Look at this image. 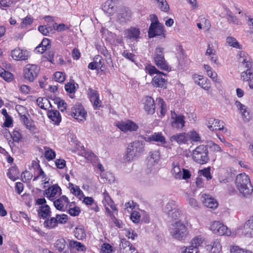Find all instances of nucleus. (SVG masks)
I'll list each match as a JSON object with an SVG mask.
<instances>
[{
    "instance_id": "1",
    "label": "nucleus",
    "mask_w": 253,
    "mask_h": 253,
    "mask_svg": "<svg viewBox=\"0 0 253 253\" xmlns=\"http://www.w3.org/2000/svg\"><path fill=\"white\" fill-rule=\"evenodd\" d=\"M236 186L240 193L245 197H250L253 192L250 177L245 173L238 174L235 179Z\"/></svg>"
},
{
    "instance_id": "2",
    "label": "nucleus",
    "mask_w": 253,
    "mask_h": 253,
    "mask_svg": "<svg viewBox=\"0 0 253 253\" xmlns=\"http://www.w3.org/2000/svg\"><path fill=\"white\" fill-rule=\"evenodd\" d=\"M143 151L144 145L142 142L134 141L128 145L124 156V160L126 162L133 161L135 158L139 157Z\"/></svg>"
},
{
    "instance_id": "3",
    "label": "nucleus",
    "mask_w": 253,
    "mask_h": 253,
    "mask_svg": "<svg viewBox=\"0 0 253 253\" xmlns=\"http://www.w3.org/2000/svg\"><path fill=\"white\" fill-rule=\"evenodd\" d=\"M208 153V145H199L193 151V159L199 164H206L209 159Z\"/></svg>"
},
{
    "instance_id": "4",
    "label": "nucleus",
    "mask_w": 253,
    "mask_h": 253,
    "mask_svg": "<svg viewBox=\"0 0 253 253\" xmlns=\"http://www.w3.org/2000/svg\"><path fill=\"white\" fill-rule=\"evenodd\" d=\"M164 48L157 47L155 48L154 59L157 66L163 70L169 71L171 68L164 58Z\"/></svg>"
},
{
    "instance_id": "5",
    "label": "nucleus",
    "mask_w": 253,
    "mask_h": 253,
    "mask_svg": "<svg viewBox=\"0 0 253 253\" xmlns=\"http://www.w3.org/2000/svg\"><path fill=\"white\" fill-rule=\"evenodd\" d=\"M170 233L173 238L182 241L186 238L188 234V231L184 224L180 222H176L174 227L171 230Z\"/></svg>"
},
{
    "instance_id": "6",
    "label": "nucleus",
    "mask_w": 253,
    "mask_h": 253,
    "mask_svg": "<svg viewBox=\"0 0 253 253\" xmlns=\"http://www.w3.org/2000/svg\"><path fill=\"white\" fill-rule=\"evenodd\" d=\"M40 68L35 64H27L24 69V76L26 80L32 82L37 77Z\"/></svg>"
},
{
    "instance_id": "7",
    "label": "nucleus",
    "mask_w": 253,
    "mask_h": 253,
    "mask_svg": "<svg viewBox=\"0 0 253 253\" xmlns=\"http://www.w3.org/2000/svg\"><path fill=\"white\" fill-rule=\"evenodd\" d=\"M71 114L79 121H84L86 119V112L81 103H77L72 107Z\"/></svg>"
},
{
    "instance_id": "8",
    "label": "nucleus",
    "mask_w": 253,
    "mask_h": 253,
    "mask_svg": "<svg viewBox=\"0 0 253 253\" xmlns=\"http://www.w3.org/2000/svg\"><path fill=\"white\" fill-rule=\"evenodd\" d=\"M116 126L124 132L135 131L138 128V126L129 120L118 122L116 124Z\"/></svg>"
},
{
    "instance_id": "9",
    "label": "nucleus",
    "mask_w": 253,
    "mask_h": 253,
    "mask_svg": "<svg viewBox=\"0 0 253 253\" xmlns=\"http://www.w3.org/2000/svg\"><path fill=\"white\" fill-rule=\"evenodd\" d=\"M165 31L163 25H159L158 21L155 22H152L148 31V35L150 38H153L159 36L165 38Z\"/></svg>"
},
{
    "instance_id": "10",
    "label": "nucleus",
    "mask_w": 253,
    "mask_h": 253,
    "mask_svg": "<svg viewBox=\"0 0 253 253\" xmlns=\"http://www.w3.org/2000/svg\"><path fill=\"white\" fill-rule=\"evenodd\" d=\"M165 212L169 215L174 219L178 218L179 213V208L176 204V202L170 200L167 204L165 208Z\"/></svg>"
},
{
    "instance_id": "11",
    "label": "nucleus",
    "mask_w": 253,
    "mask_h": 253,
    "mask_svg": "<svg viewBox=\"0 0 253 253\" xmlns=\"http://www.w3.org/2000/svg\"><path fill=\"white\" fill-rule=\"evenodd\" d=\"M211 229L214 233L219 235H230L231 232L228 227L224 225L222 223L214 221L211 226Z\"/></svg>"
},
{
    "instance_id": "12",
    "label": "nucleus",
    "mask_w": 253,
    "mask_h": 253,
    "mask_svg": "<svg viewBox=\"0 0 253 253\" xmlns=\"http://www.w3.org/2000/svg\"><path fill=\"white\" fill-rule=\"evenodd\" d=\"M11 55L14 60L23 61L27 60L29 58L30 53L26 49H21L19 47H16L11 51Z\"/></svg>"
},
{
    "instance_id": "13",
    "label": "nucleus",
    "mask_w": 253,
    "mask_h": 253,
    "mask_svg": "<svg viewBox=\"0 0 253 253\" xmlns=\"http://www.w3.org/2000/svg\"><path fill=\"white\" fill-rule=\"evenodd\" d=\"M185 117L182 115H177L174 111H171V125L172 127L177 129H182L185 125Z\"/></svg>"
},
{
    "instance_id": "14",
    "label": "nucleus",
    "mask_w": 253,
    "mask_h": 253,
    "mask_svg": "<svg viewBox=\"0 0 253 253\" xmlns=\"http://www.w3.org/2000/svg\"><path fill=\"white\" fill-rule=\"evenodd\" d=\"M140 34V29L131 27L124 32L125 38L129 39L131 42L137 41Z\"/></svg>"
},
{
    "instance_id": "15",
    "label": "nucleus",
    "mask_w": 253,
    "mask_h": 253,
    "mask_svg": "<svg viewBox=\"0 0 253 253\" xmlns=\"http://www.w3.org/2000/svg\"><path fill=\"white\" fill-rule=\"evenodd\" d=\"M246 70L241 74V78L243 82H247L250 88L253 89V67L246 68Z\"/></svg>"
},
{
    "instance_id": "16",
    "label": "nucleus",
    "mask_w": 253,
    "mask_h": 253,
    "mask_svg": "<svg viewBox=\"0 0 253 253\" xmlns=\"http://www.w3.org/2000/svg\"><path fill=\"white\" fill-rule=\"evenodd\" d=\"M19 115L20 116L22 123L25 126L26 128L31 132H35L36 127L34 121L31 118L30 115L28 114V116L22 115L20 113H19Z\"/></svg>"
},
{
    "instance_id": "17",
    "label": "nucleus",
    "mask_w": 253,
    "mask_h": 253,
    "mask_svg": "<svg viewBox=\"0 0 253 253\" xmlns=\"http://www.w3.org/2000/svg\"><path fill=\"white\" fill-rule=\"evenodd\" d=\"M239 61L242 64L244 68H249L252 67L253 61L250 56L246 52L243 51H240L238 54Z\"/></svg>"
},
{
    "instance_id": "18",
    "label": "nucleus",
    "mask_w": 253,
    "mask_h": 253,
    "mask_svg": "<svg viewBox=\"0 0 253 253\" xmlns=\"http://www.w3.org/2000/svg\"><path fill=\"white\" fill-rule=\"evenodd\" d=\"M201 200L206 207L211 209H215L218 206L217 201L210 195L202 194Z\"/></svg>"
},
{
    "instance_id": "19",
    "label": "nucleus",
    "mask_w": 253,
    "mask_h": 253,
    "mask_svg": "<svg viewBox=\"0 0 253 253\" xmlns=\"http://www.w3.org/2000/svg\"><path fill=\"white\" fill-rule=\"evenodd\" d=\"M163 76V74L159 73L154 76L151 82L152 85L155 87L166 88L167 80Z\"/></svg>"
},
{
    "instance_id": "20",
    "label": "nucleus",
    "mask_w": 253,
    "mask_h": 253,
    "mask_svg": "<svg viewBox=\"0 0 253 253\" xmlns=\"http://www.w3.org/2000/svg\"><path fill=\"white\" fill-rule=\"evenodd\" d=\"M144 109L148 114L152 115L155 112V104L153 98L146 96L144 103Z\"/></svg>"
},
{
    "instance_id": "21",
    "label": "nucleus",
    "mask_w": 253,
    "mask_h": 253,
    "mask_svg": "<svg viewBox=\"0 0 253 253\" xmlns=\"http://www.w3.org/2000/svg\"><path fill=\"white\" fill-rule=\"evenodd\" d=\"M208 127L211 131L223 130L224 128L223 122L217 119L210 118L208 121Z\"/></svg>"
},
{
    "instance_id": "22",
    "label": "nucleus",
    "mask_w": 253,
    "mask_h": 253,
    "mask_svg": "<svg viewBox=\"0 0 253 253\" xmlns=\"http://www.w3.org/2000/svg\"><path fill=\"white\" fill-rule=\"evenodd\" d=\"M120 249L122 253H124L125 251L127 252V249L128 252H131V253H138L134 247L131 245L129 242L126 239H121Z\"/></svg>"
},
{
    "instance_id": "23",
    "label": "nucleus",
    "mask_w": 253,
    "mask_h": 253,
    "mask_svg": "<svg viewBox=\"0 0 253 253\" xmlns=\"http://www.w3.org/2000/svg\"><path fill=\"white\" fill-rule=\"evenodd\" d=\"M188 135L185 132H181L172 135L169 140L171 142H176L178 144L185 143L187 142L188 138Z\"/></svg>"
},
{
    "instance_id": "24",
    "label": "nucleus",
    "mask_w": 253,
    "mask_h": 253,
    "mask_svg": "<svg viewBox=\"0 0 253 253\" xmlns=\"http://www.w3.org/2000/svg\"><path fill=\"white\" fill-rule=\"evenodd\" d=\"M193 79L196 84H198L201 87L206 90H208L210 88L209 83H208V80L203 78L202 76L197 75H194Z\"/></svg>"
},
{
    "instance_id": "25",
    "label": "nucleus",
    "mask_w": 253,
    "mask_h": 253,
    "mask_svg": "<svg viewBox=\"0 0 253 253\" xmlns=\"http://www.w3.org/2000/svg\"><path fill=\"white\" fill-rule=\"evenodd\" d=\"M243 232L247 236H253V216H251L245 223Z\"/></svg>"
},
{
    "instance_id": "26",
    "label": "nucleus",
    "mask_w": 253,
    "mask_h": 253,
    "mask_svg": "<svg viewBox=\"0 0 253 253\" xmlns=\"http://www.w3.org/2000/svg\"><path fill=\"white\" fill-rule=\"evenodd\" d=\"M51 211L49 206L47 205H44L41 206L38 210V216L43 219L47 218L51 216Z\"/></svg>"
},
{
    "instance_id": "27",
    "label": "nucleus",
    "mask_w": 253,
    "mask_h": 253,
    "mask_svg": "<svg viewBox=\"0 0 253 253\" xmlns=\"http://www.w3.org/2000/svg\"><path fill=\"white\" fill-rule=\"evenodd\" d=\"M145 140L147 141H155L161 144L166 143L165 138L161 132L154 133L151 135L145 137Z\"/></svg>"
},
{
    "instance_id": "28",
    "label": "nucleus",
    "mask_w": 253,
    "mask_h": 253,
    "mask_svg": "<svg viewBox=\"0 0 253 253\" xmlns=\"http://www.w3.org/2000/svg\"><path fill=\"white\" fill-rule=\"evenodd\" d=\"M47 116L55 125H58L61 121V117L57 110H53L48 111Z\"/></svg>"
},
{
    "instance_id": "29",
    "label": "nucleus",
    "mask_w": 253,
    "mask_h": 253,
    "mask_svg": "<svg viewBox=\"0 0 253 253\" xmlns=\"http://www.w3.org/2000/svg\"><path fill=\"white\" fill-rule=\"evenodd\" d=\"M102 58L100 55H96L94 58L93 62L90 63L88 65V68L90 70H95L98 68H101Z\"/></svg>"
},
{
    "instance_id": "30",
    "label": "nucleus",
    "mask_w": 253,
    "mask_h": 253,
    "mask_svg": "<svg viewBox=\"0 0 253 253\" xmlns=\"http://www.w3.org/2000/svg\"><path fill=\"white\" fill-rule=\"evenodd\" d=\"M44 227L48 229H53L57 226L56 217H47L43 223Z\"/></svg>"
},
{
    "instance_id": "31",
    "label": "nucleus",
    "mask_w": 253,
    "mask_h": 253,
    "mask_svg": "<svg viewBox=\"0 0 253 253\" xmlns=\"http://www.w3.org/2000/svg\"><path fill=\"white\" fill-rule=\"evenodd\" d=\"M20 172L16 167H11L8 170L7 175L13 181L16 180L19 178Z\"/></svg>"
},
{
    "instance_id": "32",
    "label": "nucleus",
    "mask_w": 253,
    "mask_h": 253,
    "mask_svg": "<svg viewBox=\"0 0 253 253\" xmlns=\"http://www.w3.org/2000/svg\"><path fill=\"white\" fill-rule=\"evenodd\" d=\"M221 246L218 240L214 241L212 244L206 246L208 251L212 253H219L221 251Z\"/></svg>"
},
{
    "instance_id": "33",
    "label": "nucleus",
    "mask_w": 253,
    "mask_h": 253,
    "mask_svg": "<svg viewBox=\"0 0 253 253\" xmlns=\"http://www.w3.org/2000/svg\"><path fill=\"white\" fill-rule=\"evenodd\" d=\"M50 42L49 39L44 38L41 44L36 47L38 52L41 53H43L46 49L49 48L50 46Z\"/></svg>"
},
{
    "instance_id": "34",
    "label": "nucleus",
    "mask_w": 253,
    "mask_h": 253,
    "mask_svg": "<svg viewBox=\"0 0 253 253\" xmlns=\"http://www.w3.org/2000/svg\"><path fill=\"white\" fill-rule=\"evenodd\" d=\"M59 191H61L60 188L57 185H54L46 190L45 194L47 198L51 200Z\"/></svg>"
},
{
    "instance_id": "35",
    "label": "nucleus",
    "mask_w": 253,
    "mask_h": 253,
    "mask_svg": "<svg viewBox=\"0 0 253 253\" xmlns=\"http://www.w3.org/2000/svg\"><path fill=\"white\" fill-rule=\"evenodd\" d=\"M172 174L176 179H181V170L178 162H173L172 164Z\"/></svg>"
},
{
    "instance_id": "36",
    "label": "nucleus",
    "mask_w": 253,
    "mask_h": 253,
    "mask_svg": "<svg viewBox=\"0 0 253 253\" xmlns=\"http://www.w3.org/2000/svg\"><path fill=\"white\" fill-rule=\"evenodd\" d=\"M70 187L71 193L81 199L84 196L83 191L80 189L78 186H75L72 183H70Z\"/></svg>"
},
{
    "instance_id": "37",
    "label": "nucleus",
    "mask_w": 253,
    "mask_h": 253,
    "mask_svg": "<svg viewBox=\"0 0 253 253\" xmlns=\"http://www.w3.org/2000/svg\"><path fill=\"white\" fill-rule=\"evenodd\" d=\"M215 52L216 51L215 49L211 47L210 44H209L206 52V55L209 56L211 61L214 63H216L217 61V57L216 56Z\"/></svg>"
},
{
    "instance_id": "38",
    "label": "nucleus",
    "mask_w": 253,
    "mask_h": 253,
    "mask_svg": "<svg viewBox=\"0 0 253 253\" xmlns=\"http://www.w3.org/2000/svg\"><path fill=\"white\" fill-rule=\"evenodd\" d=\"M204 68L207 71V75L212 79L213 82H217V75L213 72L212 68L208 65H204Z\"/></svg>"
},
{
    "instance_id": "39",
    "label": "nucleus",
    "mask_w": 253,
    "mask_h": 253,
    "mask_svg": "<svg viewBox=\"0 0 253 253\" xmlns=\"http://www.w3.org/2000/svg\"><path fill=\"white\" fill-rule=\"evenodd\" d=\"M69 246L71 248L76 249L78 251L84 252L86 251V247L84 245L76 241H70Z\"/></svg>"
},
{
    "instance_id": "40",
    "label": "nucleus",
    "mask_w": 253,
    "mask_h": 253,
    "mask_svg": "<svg viewBox=\"0 0 253 253\" xmlns=\"http://www.w3.org/2000/svg\"><path fill=\"white\" fill-rule=\"evenodd\" d=\"M66 246V242L63 238L58 239L55 244V247L59 252L63 251Z\"/></svg>"
},
{
    "instance_id": "41",
    "label": "nucleus",
    "mask_w": 253,
    "mask_h": 253,
    "mask_svg": "<svg viewBox=\"0 0 253 253\" xmlns=\"http://www.w3.org/2000/svg\"><path fill=\"white\" fill-rule=\"evenodd\" d=\"M119 17L123 19L124 21L129 20L131 17V12L128 8H125L122 9L121 12L119 13Z\"/></svg>"
},
{
    "instance_id": "42",
    "label": "nucleus",
    "mask_w": 253,
    "mask_h": 253,
    "mask_svg": "<svg viewBox=\"0 0 253 253\" xmlns=\"http://www.w3.org/2000/svg\"><path fill=\"white\" fill-rule=\"evenodd\" d=\"M150 158L148 160L151 164L157 163L160 159V153L158 151L151 152L149 153Z\"/></svg>"
},
{
    "instance_id": "43",
    "label": "nucleus",
    "mask_w": 253,
    "mask_h": 253,
    "mask_svg": "<svg viewBox=\"0 0 253 253\" xmlns=\"http://www.w3.org/2000/svg\"><path fill=\"white\" fill-rule=\"evenodd\" d=\"M55 103L57 104V107L61 112H63L66 110L67 105L64 100L61 99L60 98H55L53 99Z\"/></svg>"
},
{
    "instance_id": "44",
    "label": "nucleus",
    "mask_w": 253,
    "mask_h": 253,
    "mask_svg": "<svg viewBox=\"0 0 253 253\" xmlns=\"http://www.w3.org/2000/svg\"><path fill=\"white\" fill-rule=\"evenodd\" d=\"M113 8L114 6L113 5L112 2L110 0H107L103 6L102 9L107 13L112 14L114 12Z\"/></svg>"
},
{
    "instance_id": "45",
    "label": "nucleus",
    "mask_w": 253,
    "mask_h": 253,
    "mask_svg": "<svg viewBox=\"0 0 253 253\" xmlns=\"http://www.w3.org/2000/svg\"><path fill=\"white\" fill-rule=\"evenodd\" d=\"M145 70L146 73L151 75H153L154 74H158L160 73L163 74L165 77H166V76L165 74L158 71L154 66H152L151 65H147L145 67Z\"/></svg>"
},
{
    "instance_id": "46",
    "label": "nucleus",
    "mask_w": 253,
    "mask_h": 253,
    "mask_svg": "<svg viewBox=\"0 0 253 253\" xmlns=\"http://www.w3.org/2000/svg\"><path fill=\"white\" fill-rule=\"evenodd\" d=\"M240 113L244 122L248 123L251 120L252 115L248 107Z\"/></svg>"
},
{
    "instance_id": "47",
    "label": "nucleus",
    "mask_w": 253,
    "mask_h": 253,
    "mask_svg": "<svg viewBox=\"0 0 253 253\" xmlns=\"http://www.w3.org/2000/svg\"><path fill=\"white\" fill-rule=\"evenodd\" d=\"M227 20L228 22L237 25H240L241 22L238 20L237 18L235 16L232 12L228 10L227 12Z\"/></svg>"
},
{
    "instance_id": "48",
    "label": "nucleus",
    "mask_w": 253,
    "mask_h": 253,
    "mask_svg": "<svg viewBox=\"0 0 253 253\" xmlns=\"http://www.w3.org/2000/svg\"><path fill=\"white\" fill-rule=\"evenodd\" d=\"M226 42L229 45L237 48H240V46L237 40L231 37H227Z\"/></svg>"
},
{
    "instance_id": "49",
    "label": "nucleus",
    "mask_w": 253,
    "mask_h": 253,
    "mask_svg": "<svg viewBox=\"0 0 253 253\" xmlns=\"http://www.w3.org/2000/svg\"><path fill=\"white\" fill-rule=\"evenodd\" d=\"M21 179L24 182H28L32 178V175L31 173L25 170L21 173Z\"/></svg>"
},
{
    "instance_id": "50",
    "label": "nucleus",
    "mask_w": 253,
    "mask_h": 253,
    "mask_svg": "<svg viewBox=\"0 0 253 253\" xmlns=\"http://www.w3.org/2000/svg\"><path fill=\"white\" fill-rule=\"evenodd\" d=\"M37 103L39 107L41 109L45 110L46 108L44 107V104L48 103L50 104V102L48 100L45 98L39 97L37 99Z\"/></svg>"
},
{
    "instance_id": "51",
    "label": "nucleus",
    "mask_w": 253,
    "mask_h": 253,
    "mask_svg": "<svg viewBox=\"0 0 253 253\" xmlns=\"http://www.w3.org/2000/svg\"><path fill=\"white\" fill-rule=\"evenodd\" d=\"M56 156L55 152L52 149H48L45 151L44 156L48 161L53 160Z\"/></svg>"
},
{
    "instance_id": "52",
    "label": "nucleus",
    "mask_w": 253,
    "mask_h": 253,
    "mask_svg": "<svg viewBox=\"0 0 253 253\" xmlns=\"http://www.w3.org/2000/svg\"><path fill=\"white\" fill-rule=\"evenodd\" d=\"M54 79L59 83H62L65 80V75L60 72H56L54 74Z\"/></svg>"
},
{
    "instance_id": "53",
    "label": "nucleus",
    "mask_w": 253,
    "mask_h": 253,
    "mask_svg": "<svg viewBox=\"0 0 253 253\" xmlns=\"http://www.w3.org/2000/svg\"><path fill=\"white\" fill-rule=\"evenodd\" d=\"M202 243V238L198 236L193 238L191 242L192 248H194L196 249H197V248L200 246Z\"/></svg>"
},
{
    "instance_id": "54",
    "label": "nucleus",
    "mask_w": 253,
    "mask_h": 253,
    "mask_svg": "<svg viewBox=\"0 0 253 253\" xmlns=\"http://www.w3.org/2000/svg\"><path fill=\"white\" fill-rule=\"evenodd\" d=\"M56 219L57 220V224L58 223L60 224H64L68 220V216L66 214H57L56 215Z\"/></svg>"
},
{
    "instance_id": "55",
    "label": "nucleus",
    "mask_w": 253,
    "mask_h": 253,
    "mask_svg": "<svg viewBox=\"0 0 253 253\" xmlns=\"http://www.w3.org/2000/svg\"><path fill=\"white\" fill-rule=\"evenodd\" d=\"M157 4L158 7L162 11L164 12H168L169 11V6L166 0H165V1H164V0L162 1Z\"/></svg>"
},
{
    "instance_id": "56",
    "label": "nucleus",
    "mask_w": 253,
    "mask_h": 253,
    "mask_svg": "<svg viewBox=\"0 0 253 253\" xmlns=\"http://www.w3.org/2000/svg\"><path fill=\"white\" fill-rule=\"evenodd\" d=\"M158 103L160 105L161 114L162 116H164L167 112L166 104L162 98L158 99Z\"/></svg>"
},
{
    "instance_id": "57",
    "label": "nucleus",
    "mask_w": 253,
    "mask_h": 253,
    "mask_svg": "<svg viewBox=\"0 0 253 253\" xmlns=\"http://www.w3.org/2000/svg\"><path fill=\"white\" fill-rule=\"evenodd\" d=\"M211 168L210 167L205 168L204 169L200 170V174L205 177L207 180L211 179L212 176L210 172Z\"/></svg>"
},
{
    "instance_id": "58",
    "label": "nucleus",
    "mask_w": 253,
    "mask_h": 253,
    "mask_svg": "<svg viewBox=\"0 0 253 253\" xmlns=\"http://www.w3.org/2000/svg\"><path fill=\"white\" fill-rule=\"evenodd\" d=\"M55 52L53 50H50L48 51L45 53V54L44 55V58H45L47 60L51 62V63L53 64V57L54 55Z\"/></svg>"
},
{
    "instance_id": "59",
    "label": "nucleus",
    "mask_w": 253,
    "mask_h": 253,
    "mask_svg": "<svg viewBox=\"0 0 253 253\" xmlns=\"http://www.w3.org/2000/svg\"><path fill=\"white\" fill-rule=\"evenodd\" d=\"M66 91L70 93H74L75 92V86L74 83H68L65 85Z\"/></svg>"
},
{
    "instance_id": "60",
    "label": "nucleus",
    "mask_w": 253,
    "mask_h": 253,
    "mask_svg": "<svg viewBox=\"0 0 253 253\" xmlns=\"http://www.w3.org/2000/svg\"><path fill=\"white\" fill-rule=\"evenodd\" d=\"M11 137L13 141L19 142L22 137V136L19 131L17 130H14L11 134Z\"/></svg>"
},
{
    "instance_id": "61",
    "label": "nucleus",
    "mask_w": 253,
    "mask_h": 253,
    "mask_svg": "<svg viewBox=\"0 0 253 253\" xmlns=\"http://www.w3.org/2000/svg\"><path fill=\"white\" fill-rule=\"evenodd\" d=\"M122 55L131 62H135L134 57L135 56L134 54L128 52L127 50H124L122 53Z\"/></svg>"
},
{
    "instance_id": "62",
    "label": "nucleus",
    "mask_w": 253,
    "mask_h": 253,
    "mask_svg": "<svg viewBox=\"0 0 253 253\" xmlns=\"http://www.w3.org/2000/svg\"><path fill=\"white\" fill-rule=\"evenodd\" d=\"M126 236L129 239L134 240L137 235L133 229L129 228L126 230Z\"/></svg>"
},
{
    "instance_id": "63",
    "label": "nucleus",
    "mask_w": 253,
    "mask_h": 253,
    "mask_svg": "<svg viewBox=\"0 0 253 253\" xmlns=\"http://www.w3.org/2000/svg\"><path fill=\"white\" fill-rule=\"evenodd\" d=\"M231 253H253L250 251H244L242 249L240 248L238 246H233L230 249Z\"/></svg>"
},
{
    "instance_id": "64",
    "label": "nucleus",
    "mask_w": 253,
    "mask_h": 253,
    "mask_svg": "<svg viewBox=\"0 0 253 253\" xmlns=\"http://www.w3.org/2000/svg\"><path fill=\"white\" fill-rule=\"evenodd\" d=\"M101 253H111L112 251V247L109 244H103L102 246Z\"/></svg>"
}]
</instances>
